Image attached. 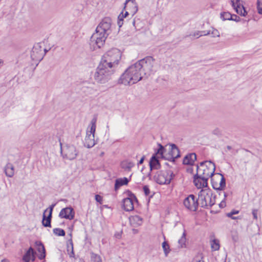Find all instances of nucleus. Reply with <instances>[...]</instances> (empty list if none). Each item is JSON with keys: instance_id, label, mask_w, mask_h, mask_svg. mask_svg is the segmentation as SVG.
Instances as JSON below:
<instances>
[{"instance_id": "09e8293b", "label": "nucleus", "mask_w": 262, "mask_h": 262, "mask_svg": "<svg viewBox=\"0 0 262 262\" xmlns=\"http://www.w3.org/2000/svg\"><path fill=\"white\" fill-rule=\"evenodd\" d=\"M115 236L118 239H120L121 237V232H118L115 234Z\"/></svg>"}, {"instance_id": "20e7f679", "label": "nucleus", "mask_w": 262, "mask_h": 262, "mask_svg": "<svg viewBox=\"0 0 262 262\" xmlns=\"http://www.w3.org/2000/svg\"><path fill=\"white\" fill-rule=\"evenodd\" d=\"M215 195L209 188L202 189L198 194V201L201 207L208 208L215 203Z\"/></svg>"}, {"instance_id": "f03ea898", "label": "nucleus", "mask_w": 262, "mask_h": 262, "mask_svg": "<svg viewBox=\"0 0 262 262\" xmlns=\"http://www.w3.org/2000/svg\"><path fill=\"white\" fill-rule=\"evenodd\" d=\"M122 56V52L117 48L107 51L102 57L100 63L116 71Z\"/></svg>"}, {"instance_id": "b1692460", "label": "nucleus", "mask_w": 262, "mask_h": 262, "mask_svg": "<svg viewBox=\"0 0 262 262\" xmlns=\"http://www.w3.org/2000/svg\"><path fill=\"white\" fill-rule=\"evenodd\" d=\"M131 176L132 175L130 176L129 179L125 177L123 178H119L116 179L115 184V190H117L120 186L122 185H127L130 180Z\"/></svg>"}, {"instance_id": "e2e57ef3", "label": "nucleus", "mask_w": 262, "mask_h": 262, "mask_svg": "<svg viewBox=\"0 0 262 262\" xmlns=\"http://www.w3.org/2000/svg\"><path fill=\"white\" fill-rule=\"evenodd\" d=\"M230 148V146H228V149H229Z\"/></svg>"}, {"instance_id": "cd10ccee", "label": "nucleus", "mask_w": 262, "mask_h": 262, "mask_svg": "<svg viewBox=\"0 0 262 262\" xmlns=\"http://www.w3.org/2000/svg\"><path fill=\"white\" fill-rule=\"evenodd\" d=\"M52 219V215L48 214L47 216H46L45 213L43 214V218L42 221V225L46 227H51V222Z\"/></svg>"}, {"instance_id": "412c9836", "label": "nucleus", "mask_w": 262, "mask_h": 262, "mask_svg": "<svg viewBox=\"0 0 262 262\" xmlns=\"http://www.w3.org/2000/svg\"><path fill=\"white\" fill-rule=\"evenodd\" d=\"M130 225L135 227L139 226L143 223V219L138 215H133L129 218Z\"/></svg>"}, {"instance_id": "6e6552de", "label": "nucleus", "mask_w": 262, "mask_h": 262, "mask_svg": "<svg viewBox=\"0 0 262 262\" xmlns=\"http://www.w3.org/2000/svg\"><path fill=\"white\" fill-rule=\"evenodd\" d=\"M61 154L63 159L73 160L76 158L78 155V151L75 146L72 144H66L62 146L60 143Z\"/></svg>"}, {"instance_id": "e433bc0d", "label": "nucleus", "mask_w": 262, "mask_h": 262, "mask_svg": "<svg viewBox=\"0 0 262 262\" xmlns=\"http://www.w3.org/2000/svg\"><path fill=\"white\" fill-rule=\"evenodd\" d=\"M91 262H102L100 257L94 253H92L91 255Z\"/></svg>"}, {"instance_id": "4d7b16f0", "label": "nucleus", "mask_w": 262, "mask_h": 262, "mask_svg": "<svg viewBox=\"0 0 262 262\" xmlns=\"http://www.w3.org/2000/svg\"><path fill=\"white\" fill-rule=\"evenodd\" d=\"M224 197H225V198H226V197H227V196H228V194L227 193H226V192H224Z\"/></svg>"}, {"instance_id": "393cba45", "label": "nucleus", "mask_w": 262, "mask_h": 262, "mask_svg": "<svg viewBox=\"0 0 262 262\" xmlns=\"http://www.w3.org/2000/svg\"><path fill=\"white\" fill-rule=\"evenodd\" d=\"M6 175L9 178L12 177L14 174V167L11 163H8L5 167Z\"/></svg>"}, {"instance_id": "37998d69", "label": "nucleus", "mask_w": 262, "mask_h": 262, "mask_svg": "<svg viewBox=\"0 0 262 262\" xmlns=\"http://www.w3.org/2000/svg\"><path fill=\"white\" fill-rule=\"evenodd\" d=\"M95 200L97 202L99 203L100 204H102L103 198L100 195H99V194L95 195Z\"/></svg>"}, {"instance_id": "680f3d73", "label": "nucleus", "mask_w": 262, "mask_h": 262, "mask_svg": "<svg viewBox=\"0 0 262 262\" xmlns=\"http://www.w3.org/2000/svg\"><path fill=\"white\" fill-rule=\"evenodd\" d=\"M133 24H134V25H135V20H134Z\"/></svg>"}, {"instance_id": "58836bf2", "label": "nucleus", "mask_w": 262, "mask_h": 262, "mask_svg": "<svg viewBox=\"0 0 262 262\" xmlns=\"http://www.w3.org/2000/svg\"><path fill=\"white\" fill-rule=\"evenodd\" d=\"M238 213H239V211H238V210H233V211H231L230 212L228 213L227 214V216L231 218L232 219L235 220V219H237V217L233 216V215L237 214Z\"/></svg>"}, {"instance_id": "79ce46f5", "label": "nucleus", "mask_w": 262, "mask_h": 262, "mask_svg": "<svg viewBox=\"0 0 262 262\" xmlns=\"http://www.w3.org/2000/svg\"><path fill=\"white\" fill-rule=\"evenodd\" d=\"M56 205V204H52L48 208L46 209L45 211H44V213H45L46 212H47L49 210V214H50V215H52V212H53V208Z\"/></svg>"}, {"instance_id": "f257e3e1", "label": "nucleus", "mask_w": 262, "mask_h": 262, "mask_svg": "<svg viewBox=\"0 0 262 262\" xmlns=\"http://www.w3.org/2000/svg\"><path fill=\"white\" fill-rule=\"evenodd\" d=\"M143 78L142 72L135 63L129 66L121 75L119 82L125 85H130L137 83Z\"/></svg>"}, {"instance_id": "a18cd8bd", "label": "nucleus", "mask_w": 262, "mask_h": 262, "mask_svg": "<svg viewBox=\"0 0 262 262\" xmlns=\"http://www.w3.org/2000/svg\"><path fill=\"white\" fill-rule=\"evenodd\" d=\"M257 212H258V210L257 209H252V215H253V219L254 220H257Z\"/></svg>"}, {"instance_id": "423d86ee", "label": "nucleus", "mask_w": 262, "mask_h": 262, "mask_svg": "<svg viewBox=\"0 0 262 262\" xmlns=\"http://www.w3.org/2000/svg\"><path fill=\"white\" fill-rule=\"evenodd\" d=\"M136 63L141 72H142L143 76L148 77L154 71L155 59L151 56L146 57Z\"/></svg>"}, {"instance_id": "473e14b6", "label": "nucleus", "mask_w": 262, "mask_h": 262, "mask_svg": "<svg viewBox=\"0 0 262 262\" xmlns=\"http://www.w3.org/2000/svg\"><path fill=\"white\" fill-rule=\"evenodd\" d=\"M211 249L213 251H216L220 249L219 241L217 239H213L211 242Z\"/></svg>"}, {"instance_id": "4be33fe9", "label": "nucleus", "mask_w": 262, "mask_h": 262, "mask_svg": "<svg viewBox=\"0 0 262 262\" xmlns=\"http://www.w3.org/2000/svg\"><path fill=\"white\" fill-rule=\"evenodd\" d=\"M196 160V156L194 153L187 155L183 159V164L185 165H192Z\"/></svg>"}, {"instance_id": "9b49d317", "label": "nucleus", "mask_w": 262, "mask_h": 262, "mask_svg": "<svg viewBox=\"0 0 262 262\" xmlns=\"http://www.w3.org/2000/svg\"><path fill=\"white\" fill-rule=\"evenodd\" d=\"M112 19L109 17H105L100 22L96 29V31H98V32H100V33H103L106 36H108L112 32Z\"/></svg>"}, {"instance_id": "a211bd4d", "label": "nucleus", "mask_w": 262, "mask_h": 262, "mask_svg": "<svg viewBox=\"0 0 262 262\" xmlns=\"http://www.w3.org/2000/svg\"><path fill=\"white\" fill-rule=\"evenodd\" d=\"M231 3L232 6L237 14H239L243 16H245L247 15V12L246 11L244 7L241 3L240 0H231Z\"/></svg>"}, {"instance_id": "3c124183", "label": "nucleus", "mask_w": 262, "mask_h": 262, "mask_svg": "<svg viewBox=\"0 0 262 262\" xmlns=\"http://www.w3.org/2000/svg\"><path fill=\"white\" fill-rule=\"evenodd\" d=\"M124 18H125V17L124 16L123 12H122L121 14H120L118 17V20H123Z\"/></svg>"}, {"instance_id": "2eb2a0df", "label": "nucleus", "mask_w": 262, "mask_h": 262, "mask_svg": "<svg viewBox=\"0 0 262 262\" xmlns=\"http://www.w3.org/2000/svg\"><path fill=\"white\" fill-rule=\"evenodd\" d=\"M137 200L135 196L132 194L128 198H125L122 201V207L126 211H132L134 208V203Z\"/></svg>"}, {"instance_id": "8fccbe9b", "label": "nucleus", "mask_w": 262, "mask_h": 262, "mask_svg": "<svg viewBox=\"0 0 262 262\" xmlns=\"http://www.w3.org/2000/svg\"><path fill=\"white\" fill-rule=\"evenodd\" d=\"M226 206V202L225 200H223L220 204V207L221 208H224Z\"/></svg>"}, {"instance_id": "49530a36", "label": "nucleus", "mask_w": 262, "mask_h": 262, "mask_svg": "<svg viewBox=\"0 0 262 262\" xmlns=\"http://www.w3.org/2000/svg\"><path fill=\"white\" fill-rule=\"evenodd\" d=\"M201 32L200 31H196L194 32L192 34H190V36L192 35L193 37H195L196 38H199V37L202 36V34H201Z\"/></svg>"}, {"instance_id": "de8ad7c7", "label": "nucleus", "mask_w": 262, "mask_h": 262, "mask_svg": "<svg viewBox=\"0 0 262 262\" xmlns=\"http://www.w3.org/2000/svg\"><path fill=\"white\" fill-rule=\"evenodd\" d=\"M230 20L238 22L240 20V18L236 15H232V18H231Z\"/></svg>"}, {"instance_id": "7ed1b4c3", "label": "nucleus", "mask_w": 262, "mask_h": 262, "mask_svg": "<svg viewBox=\"0 0 262 262\" xmlns=\"http://www.w3.org/2000/svg\"><path fill=\"white\" fill-rule=\"evenodd\" d=\"M115 71L99 63L95 72L94 79L98 83H105L112 78Z\"/></svg>"}, {"instance_id": "7c9ffc66", "label": "nucleus", "mask_w": 262, "mask_h": 262, "mask_svg": "<svg viewBox=\"0 0 262 262\" xmlns=\"http://www.w3.org/2000/svg\"><path fill=\"white\" fill-rule=\"evenodd\" d=\"M184 231L181 238L178 241L179 247L183 248L185 246L186 243V233L185 230L183 228Z\"/></svg>"}, {"instance_id": "c85d7f7f", "label": "nucleus", "mask_w": 262, "mask_h": 262, "mask_svg": "<svg viewBox=\"0 0 262 262\" xmlns=\"http://www.w3.org/2000/svg\"><path fill=\"white\" fill-rule=\"evenodd\" d=\"M128 3H130L132 4L133 8L132 9L130 13H132V15H135L137 13V12L138 11V6L135 2V0H126L125 3H124V5H125L124 8L126 7V5Z\"/></svg>"}, {"instance_id": "f8f14e48", "label": "nucleus", "mask_w": 262, "mask_h": 262, "mask_svg": "<svg viewBox=\"0 0 262 262\" xmlns=\"http://www.w3.org/2000/svg\"><path fill=\"white\" fill-rule=\"evenodd\" d=\"M183 204L187 209L195 211L196 210L199 203L198 199H196L193 194H190L184 199Z\"/></svg>"}, {"instance_id": "a19ab883", "label": "nucleus", "mask_w": 262, "mask_h": 262, "mask_svg": "<svg viewBox=\"0 0 262 262\" xmlns=\"http://www.w3.org/2000/svg\"><path fill=\"white\" fill-rule=\"evenodd\" d=\"M56 205V204H52L48 208L46 209L45 211H44V213H45L46 212H47L49 210V214H50V215H52V212H53V208Z\"/></svg>"}, {"instance_id": "052dcab7", "label": "nucleus", "mask_w": 262, "mask_h": 262, "mask_svg": "<svg viewBox=\"0 0 262 262\" xmlns=\"http://www.w3.org/2000/svg\"><path fill=\"white\" fill-rule=\"evenodd\" d=\"M43 51L46 53L47 50L45 49H42Z\"/></svg>"}, {"instance_id": "bb28decb", "label": "nucleus", "mask_w": 262, "mask_h": 262, "mask_svg": "<svg viewBox=\"0 0 262 262\" xmlns=\"http://www.w3.org/2000/svg\"><path fill=\"white\" fill-rule=\"evenodd\" d=\"M159 148L156 152V157L160 158L161 157L164 159V156L165 154H167V149H165L161 144H158Z\"/></svg>"}, {"instance_id": "864d4df0", "label": "nucleus", "mask_w": 262, "mask_h": 262, "mask_svg": "<svg viewBox=\"0 0 262 262\" xmlns=\"http://www.w3.org/2000/svg\"><path fill=\"white\" fill-rule=\"evenodd\" d=\"M144 157H143L139 161V164H141L143 163V161H144Z\"/></svg>"}, {"instance_id": "2f4dec72", "label": "nucleus", "mask_w": 262, "mask_h": 262, "mask_svg": "<svg viewBox=\"0 0 262 262\" xmlns=\"http://www.w3.org/2000/svg\"><path fill=\"white\" fill-rule=\"evenodd\" d=\"M134 166V163L130 162H124L121 164L122 168L128 171H129Z\"/></svg>"}, {"instance_id": "1a4fd4ad", "label": "nucleus", "mask_w": 262, "mask_h": 262, "mask_svg": "<svg viewBox=\"0 0 262 262\" xmlns=\"http://www.w3.org/2000/svg\"><path fill=\"white\" fill-rule=\"evenodd\" d=\"M173 177L172 171L167 169L157 172L154 176V179L159 184H168L170 183Z\"/></svg>"}, {"instance_id": "5701e85b", "label": "nucleus", "mask_w": 262, "mask_h": 262, "mask_svg": "<svg viewBox=\"0 0 262 262\" xmlns=\"http://www.w3.org/2000/svg\"><path fill=\"white\" fill-rule=\"evenodd\" d=\"M158 157H156V155H153L149 161V166L151 170L152 169H158L160 167V164Z\"/></svg>"}, {"instance_id": "39448f33", "label": "nucleus", "mask_w": 262, "mask_h": 262, "mask_svg": "<svg viewBox=\"0 0 262 262\" xmlns=\"http://www.w3.org/2000/svg\"><path fill=\"white\" fill-rule=\"evenodd\" d=\"M215 170V164L210 161L201 162L200 166H197L198 175L203 176L208 179L213 176Z\"/></svg>"}, {"instance_id": "603ef678", "label": "nucleus", "mask_w": 262, "mask_h": 262, "mask_svg": "<svg viewBox=\"0 0 262 262\" xmlns=\"http://www.w3.org/2000/svg\"><path fill=\"white\" fill-rule=\"evenodd\" d=\"M118 25L119 26V27H121L123 25V20H118Z\"/></svg>"}, {"instance_id": "4c0bfd02", "label": "nucleus", "mask_w": 262, "mask_h": 262, "mask_svg": "<svg viewBox=\"0 0 262 262\" xmlns=\"http://www.w3.org/2000/svg\"><path fill=\"white\" fill-rule=\"evenodd\" d=\"M203 255L201 253H198L193 259L192 262H201L203 261Z\"/></svg>"}, {"instance_id": "5fc2aeb1", "label": "nucleus", "mask_w": 262, "mask_h": 262, "mask_svg": "<svg viewBox=\"0 0 262 262\" xmlns=\"http://www.w3.org/2000/svg\"><path fill=\"white\" fill-rule=\"evenodd\" d=\"M1 262H10V261L7 259H4L2 260Z\"/></svg>"}, {"instance_id": "0eeeda50", "label": "nucleus", "mask_w": 262, "mask_h": 262, "mask_svg": "<svg viewBox=\"0 0 262 262\" xmlns=\"http://www.w3.org/2000/svg\"><path fill=\"white\" fill-rule=\"evenodd\" d=\"M97 118L94 117L91 121L90 130L86 132L84 139V145L85 147L90 148L96 144L95 141V133L96 128Z\"/></svg>"}, {"instance_id": "c9c22d12", "label": "nucleus", "mask_w": 262, "mask_h": 262, "mask_svg": "<svg viewBox=\"0 0 262 262\" xmlns=\"http://www.w3.org/2000/svg\"><path fill=\"white\" fill-rule=\"evenodd\" d=\"M221 17L224 20H230L232 18V15L228 12H224L221 13Z\"/></svg>"}, {"instance_id": "f704fd0d", "label": "nucleus", "mask_w": 262, "mask_h": 262, "mask_svg": "<svg viewBox=\"0 0 262 262\" xmlns=\"http://www.w3.org/2000/svg\"><path fill=\"white\" fill-rule=\"evenodd\" d=\"M53 233L57 236H64L65 235V231L60 228H54L53 230Z\"/></svg>"}, {"instance_id": "9d476101", "label": "nucleus", "mask_w": 262, "mask_h": 262, "mask_svg": "<svg viewBox=\"0 0 262 262\" xmlns=\"http://www.w3.org/2000/svg\"><path fill=\"white\" fill-rule=\"evenodd\" d=\"M107 36L103 33H100V32L96 31L95 33H93L91 37L90 45L91 48L94 50L100 48L104 45Z\"/></svg>"}, {"instance_id": "6ab92c4d", "label": "nucleus", "mask_w": 262, "mask_h": 262, "mask_svg": "<svg viewBox=\"0 0 262 262\" xmlns=\"http://www.w3.org/2000/svg\"><path fill=\"white\" fill-rule=\"evenodd\" d=\"M219 182H215L212 180V186L214 189L222 190L226 186V180L224 176L222 174H220L219 176Z\"/></svg>"}, {"instance_id": "ea45409f", "label": "nucleus", "mask_w": 262, "mask_h": 262, "mask_svg": "<svg viewBox=\"0 0 262 262\" xmlns=\"http://www.w3.org/2000/svg\"><path fill=\"white\" fill-rule=\"evenodd\" d=\"M257 8L258 12L259 14H262V1L261 0H257Z\"/></svg>"}, {"instance_id": "c03bdc74", "label": "nucleus", "mask_w": 262, "mask_h": 262, "mask_svg": "<svg viewBox=\"0 0 262 262\" xmlns=\"http://www.w3.org/2000/svg\"><path fill=\"white\" fill-rule=\"evenodd\" d=\"M143 191L145 193V194L147 196L149 195L150 194V190L148 188V187L146 185L144 186L143 187Z\"/></svg>"}, {"instance_id": "13d9d810", "label": "nucleus", "mask_w": 262, "mask_h": 262, "mask_svg": "<svg viewBox=\"0 0 262 262\" xmlns=\"http://www.w3.org/2000/svg\"><path fill=\"white\" fill-rule=\"evenodd\" d=\"M133 231H134V233H137V230H136V229H134V230H133Z\"/></svg>"}, {"instance_id": "dca6fc26", "label": "nucleus", "mask_w": 262, "mask_h": 262, "mask_svg": "<svg viewBox=\"0 0 262 262\" xmlns=\"http://www.w3.org/2000/svg\"><path fill=\"white\" fill-rule=\"evenodd\" d=\"M207 181L208 179L204 177L203 176H200L198 173L194 176L193 182L195 186L199 189L208 188H207Z\"/></svg>"}, {"instance_id": "c756f323", "label": "nucleus", "mask_w": 262, "mask_h": 262, "mask_svg": "<svg viewBox=\"0 0 262 262\" xmlns=\"http://www.w3.org/2000/svg\"><path fill=\"white\" fill-rule=\"evenodd\" d=\"M162 246L164 253V255L166 257H167L171 250L170 249V246L166 241H164L162 243Z\"/></svg>"}, {"instance_id": "72a5a7b5", "label": "nucleus", "mask_w": 262, "mask_h": 262, "mask_svg": "<svg viewBox=\"0 0 262 262\" xmlns=\"http://www.w3.org/2000/svg\"><path fill=\"white\" fill-rule=\"evenodd\" d=\"M212 34V37H219L220 36V33L216 29H212V30L211 31H209L208 32H207L206 33H204V35H209V34Z\"/></svg>"}, {"instance_id": "a878e982", "label": "nucleus", "mask_w": 262, "mask_h": 262, "mask_svg": "<svg viewBox=\"0 0 262 262\" xmlns=\"http://www.w3.org/2000/svg\"><path fill=\"white\" fill-rule=\"evenodd\" d=\"M35 245L38 247L37 250L39 252H40L41 254L38 256V258L40 259H43L45 256V249L43 245V244L40 242H36Z\"/></svg>"}, {"instance_id": "6e6d98bb", "label": "nucleus", "mask_w": 262, "mask_h": 262, "mask_svg": "<svg viewBox=\"0 0 262 262\" xmlns=\"http://www.w3.org/2000/svg\"><path fill=\"white\" fill-rule=\"evenodd\" d=\"M124 17H126L128 15V12L126 11L124 14H123Z\"/></svg>"}, {"instance_id": "ddd939ff", "label": "nucleus", "mask_w": 262, "mask_h": 262, "mask_svg": "<svg viewBox=\"0 0 262 262\" xmlns=\"http://www.w3.org/2000/svg\"><path fill=\"white\" fill-rule=\"evenodd\" d=\"M45 55V52L43 51L39 44L37 43L33 47L31 54V57L33 60L40 61Z\"/></svg>"}, {"instance_id": "4468645a", "label": "nucleus", "mask_w": 262, "mask_h": 262, "mask_svg": "<svg viewBox=\"0 0 262 262\" xmlns=\"http://www.w3.org/2000/svg\"><path fill=\"white\" fill-rule=\"evenodd\" d=\"M180 151L177 146L174 144L170 145V147L167 150L164 159L169 161H174L175 159L180 157Z\"/></svg>"}, {"instance_id": "aec40b11", "label": "nucleus", "mask_w": 262, "mask_h": 262, "mask_svg": "<svg viewBox=\"0 0 262 262\" xmlns=\"http://www.w3.org/2000/svg\"><path fill=\"white\" fill-rule=\"evenodd\" d=\"M35 252L32 247L29 248L28 250L24 255L23 259L24 262H30V260L34 261L35 259Z\"/></svg>"}, {"instance_id": "f3484780", "label": "nucleus", "mask_w": 262, "mask_h": 262, "mask_svg": "<svg viewBox=\"0 0 262 262\" xmlns=\"http://www.w3.org/2000/svg\"><path fill=\"white\" fill-rule=\"evenodd\" d=\"M59 216L61 219L72 220L75 216V212L72 207H66L61 209L59 212Z\"/></svg>"}, {"instance_id": "bf43d9fd", "label": "nucleus", "mask_w": 262, "mask_h": 262, "mask_svg": "<svg viewBox=\"0 0 262 262\" xmlns=\"http://www.w3.org/2000/svg\"><path fill=\"white\" fill-rule=\"evenodd\" d=\"M3 63V60L2 59H0V64H2Z\"/></svg>"}]
</instances>
